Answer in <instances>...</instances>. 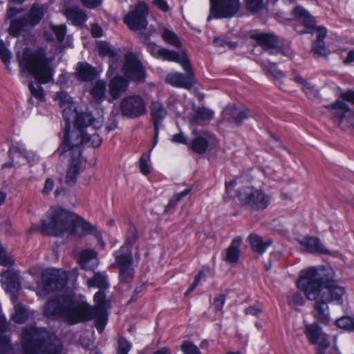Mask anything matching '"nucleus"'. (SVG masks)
<instances>
[{
    "label": "nucleus",
    "mask_w": 354,
    "mask_h": 354,
    "mask_svg": "<svg viewBox=\"0 0 354 354\" xmlns=\"http://www.w3.org/2000/svg\"><path fill=\"white\" fill-rule=\"evenodd\" d=\"M94 301L95 305L91 306L69 295H57L48 301L43 312L45 316L61 318L69 325L96 319L97 330L101 332L105 324L107 304L104 290H100L95 294Z\"/></svg>",
    "instance_id": "f257e3e1"
},
{
    "label": "nucleus",
    "mask_w": 354,
    "mask_h": 354,
    "mask_svg": "<svg viewBox=\"0 0 354 354\" xmlns=\"http://www.w3.org/2000/svg\"><path fill=\"white\" fill-rule=\"evenodd\" d=\"M297 285L309 300L315 301L320 297L326 302L342 304L344 288L335 281L326 279L324 270L310 268L301 271Z\"/></svg>",
    "instance_id": "f03ea898"
},
{
    "label": "nucleus",
    "mask_w": 354,
    "mask_h": 354,
    "mask_svg": "<svg viewBox=\"0 0 354 354\" xmlns=\"http://www.w3.org/2000/svg\"><path fill=\"white\" fill-rule=\"evenodd\" d=\"M78 229L85 234H94L97 239L102 236L94 225L85 221L77 214L63 208L54 209L47 219L42 220L40 232L44 235L61 236L65 233L77 234Z\"/></svg>",
    "instance_id": "7ed1b4c3"
},
{
    "label": "nucleus",
    "mask_w": 354,
    "mask_h": 354,
    "mask_svg": "<svg viewBox=\"0 0 354 354\" xmlns=\"http://www.w3.org/2000/svg\"><path fill=\"white\" fill-rule=\"evenodd\" d=\"M20 339L24 354H61L63 350L61 339L43 328L24 327Z\"/></svg>",
    "instance_id": "20e7f679"
},
{
    "label": "nucleus",
    "mask_w": 354,
    "mask_h": 354,
    "mask_svg": "<svg viewBox=\"0 0 354 354\" xmlns=\"http://www.w3.org/2000/svg\"><path fill=\"white\" fill-rule=\"evenodd\" d=\"M20 68L27 71L35 77L39 84H46L53 80V68L50 65L51 60L46 57L44 48L31 50H24L22 56L17 55Z\"/></svg>",
    "instance_id": "39448f33"
},
{
    "label": "nucleus",
    "mask_w": 354,
    "mask_h": 354,
    "mask_svg": "<svg viewBox=\"0 0 354 354\" xmlns=\"http://www.w3.org/2000/svg\"><path fill=\"white\" fill-rule=\"evenodd\" d=\"M292 14L297 21L295 30L299 35L317 33V39L313 43L311 51L318 57H326L328 50L324 41L327 30L323 26H317L314 17L301 6L295 7Z\"/></svg>",
    "instance_id": "423d86ee"
},
{
    "label": "nucleus",
    "mask_w": 354,
    "mask_h": 354,
    "mask_svg": "<svg viewBox=\"0 0 354 354\" xmlns=\"http://www.w3.org/2000/svg\"><path fill=\"white\" fill-rule=\"evenodd\" d=\"M102 142V138L94 131H73L69 138H65L59 149L61 153H65L71 151L77 156H81L80 147L82 145H87L93 148L98 147Z\"/></svg>",
    "instance_id": "0eeeda50"
},
{
    "label": "nucleus",
    "mask_w": 354,
    "mask_h": 354,
    "mask_svg": "<svg viewBox=\"0 0 354 354\" xmlns=\"http://www.w3.org/2000/svg\"><path fill=\"white\" fill-rule=\"evenodd\" d=\"M44 16V6L34 3L27 14L11 20L8 28L10 35L18 37L21 32L37 25Z\"/></svg>",
    "instance_id": "6e6552de"
},
{
    "label": "nucleus",
    "mask_w": 354,
    "mask_h": 354,
    "mask_svg": "<svg viewBox=\"0 0 354 354\" xmlns=\"http://www.w3.org/2000/svg\"><path fill=\"white\" fill-rule=\"evenodd\" d=\"M237 196L241 203L254 210L265 209L270 203L268 195L253 187L248 186L239 189Z\"/></svg>",
    "instance_id": "1a4fd4ad"
},
{
    "label": "nucleus",
    "mask_w": 354,
    "mask_h": 354,
    "mask_svg": "<svg viewBox=\"0 0 354 354\" xmlns=\"http://www.w3.org/2000/svg\"><path fill=\"white\" fill-rule=\"evenodd\" d=\"M179 56L180 60L174 62L182 66L187 75L180 73H169L166 76L165 80L171 85L190 89L194 84V72L185 53L180 52Z\"/></svg>",
    "instance_id": "9d476101"
},
{
    "label": "nucleus",
    "mask_w": 354,
    "mask_h": 354,
    "mask_svg": "<svg viewBox=\"0 0 354 354\" xmlns=\"http://www.w3.org/2000/svg\"><path fill=\"white\" fill-rule=\"evenodd\" d=\"M43 295L50 292L62 290L67 284V276L65 272L57 269H47L42 272Z\"/></svg>",
    "instance_id": "9b49d317"
},
{
    "label": "nucleus",
    "mask_w": 354,
    "mask_h": 354,
    "mask_svg": "<svg viewBox=\"0 0 354 354\" xmlns=\"http://www.w3.org/2000/svg\"><path fill=\"white\" fill-rule=\"evenodd\" d=\"M210 15L207 21L214 18H230L238 13L241 8L240 0H212Z\"/></svg>",
    "instance_id": "f8f14e48"
},
{
    "label": "nucleus",
    "mask_w": 354,
    "mask_h": 354,
    "mask_svg": "<svg viewBox=\"0 0 354 354\" xmlns=\"http://www.w3.org/2000/svg\"><path fill=\"white\" fill-rule=\"evenodd\" d=\"M122 72L125 78L137 82H143L146 77L144 66L139 59L132 53H127L124 55Z\"/></svg>",
    "instance_id": "ddd939ff"
},
{
    "label": "nucleus",
    "mask_w": 354,
    "mask_h": 354,
    "mask_svg": "<svg viewBox=\"0 0 354 354\" xmlns=\"http://www.w3.org/2000/svg\"><path fill=\"white\" fill-rule=\"evenodd\" d=\"M120 110L123 117L136 118L146 113L144 100L138 95L123 98L120 104Z\"/></svg>",
    "instance_id": "4468645a"
},
{
    "label": "nucleus",
    "mask_w": 354,
    "mask_h": 354,
    "mask_svg": "<svg viewBox=\"0 0 354 354\" xmlns=\"http://www.w3.org/2000/svg\"><path fill=\"white\" fill-rule=\"evenodd\" d=\"M149 15L148 6L145 3H139L137 6L124 18V23L131 30L137 31L147 28Z\"/></svg>",
    "instance_id": "2eb2a0df"
},
{
    "label": "nucleus",
    "mask_w": 354,
    "mask_h": 354,
    "mask_svg": "<svg viewBox=\"0 0 354 354\" xmlns=\"http://www.w3.org/2000/svg\"><path fill=\"white\" fill-rule=\"evenodd\" d=\"M115 266L118 269V279L120 283H130L135 277L133 255L113 253Z\"/></svg>",
    "instance_id": "dca6fc26"
},
{
    "label": "nucleus",
    "mask_w": 354,
    "mask_h": 354,
    "mask_svg": "<svg viewBox=\"0 0 354 354\" xmlns=\"http://www.w3.org/2000/svg\"><path fill=\"white\" fill-rule=\"evenodd\" d=\"M102 120L100 118L95 119L91 113L77 112L74 127L75 131H94L102 126Z\"/></svg>",
    "instance_id": "f3484780"
},
{
    "label": "nucleus",
    "mask_w": 354,
    "mask_h": 354,
    "mask_svg": "<svg viewBox=\"0 0 354 354\" xmlns=\"http://www.w3.org/2000/svg\"><path fill=\"white\" fill-rule=\"evenodd\" d=\"M1 275L4 289L11 295L12 302H16L18 299L17 293L21 288L19 273L12 270H7L2 272Z\"/></svg>",
    "instance_id": "a211bd4d"
},
{
    "label": "nucleus",
    "mask_w": 354,
    "mask_h": 354,
    "mask_svg": "<svg viewBox=\"0 0 354 354\" xmlns=\"http://www.w3.org/2000/svg\"><path fill=\"white\" fill-rule=\"evenodd\" d=\"M251 113L248 109H239L234 104H230L223 111V119L228 122L240 126L243 121L250 117Z\"/></svg>",
    "instance_id": "6ab92c4d"
},
{
    "label": "nucleus",
    "mask_w": 354,
    "mask_h": 354,
    "mask_svg": "<svg viewBox=\"0 0 354 354\" xmlns=\"http://www.w3.org/2000/svg\"><path fill=\"white\" fill-rule=\"evenodd\" d=\"M138 240V232L137 228L133 223H129L127 230L125 234L124 243L120 248V249L114 253L124 254V255H132V246Z\"/></svg>",
    "instance_id": "aec40b11"
},
{
    "label": "nucleus",
    "mask_w": 354,
    "mask_h": 354,
    "mask_svg": "<svg viewBox=\"0 0 354 354\" xmlns=\"http://www.w3.org/2000/svg\"><path fill=\"white\" fill-rule=\"evenodd\" d=\"M147 51L154 57L160 58L167 61H180V53L169 50L158 46L154 42L147 43Z\"/></svg>",
    "instance_id": "412c9836"
},
{
    "label": "nucleus",
    "mask_w": 354,
    "mask_h": 354,
    "mask_svg": "<svg viewBox=\"0 0 354 354\" xmlns=\"http://www.w3.org/2000/svg\"><path fill=\"white\" fill-rule=\"evenodd\" d=\"M129 86V81L122 75L113 77L108 85L109 94L112 100H117L126 92Z\"/></svg>",
    "instance_id": "4be33fe9"
},
{
    "label": "nucleus",
    "mask_w": 354,
    "mask_h": 354,
    "mask_svg": "<svg viewBox=\"0 0 354 354\" xmlns=\"http://www.w3.org/2000/svg\"><path fill=\"white\" fill-rule=\"evenodd\" d=\"M252 38L264 50H270V53H272V50L279 52V40L274 35L264 32L257 33L253 35Z\"/></svg>",
    "instance_id": "5701e85b"
},
{
    "label": "nucleus",
    "mask_w": 354,
    "mask_h": 354,
    "mask_svg": "<svg viewBox=\"0 0 354 354\" xmlns=\"http://www.w3.org/2000/svg\"><path fill=\"white\" fill-rule=\"evenodd\" d=\"M97 256V252L93 249L82 250L78 260L81 268L86 270H94L99 263Z\"/></svg>",
    "instance_id": "b1692460"
},
{
    "label": "nucleus",
    "mask_w": 354,
    "mask_h": 354,
    "mask_svg": "<svg viewBox=\"0 0 354 354\" xmlns=\"http://www.w3.org/2000/svg\"><path fill=\"white\" fill-rule=\"evenodd\" d=\"M299 244L310 253L328 254L329 251L324 248L318 238L314 236L304 237L299 240Z\"/></svg>",
    "instance_id": "393cba45"
},
{
    "label": "nucleus",
    "mask_w": 354,
    "mask_h": 354,
    "mask_svg": "<svg viewBox=\"0 0 354 354\" xmlns=\"http://www.w3.org/2000/svg\"><path fill=\"white\" fill-rule=\"evenodd\" d=\"M335 120H337L340 124L347 115L351 114L352 111L348 106L342 100H337L334 104L326 106Z\"/></svg>",
    "instance_id": "a878e982"
},
{
    "label": "nucleus",
    "mask_w": 354,
    "mask_h": 354,
    "mask_svg": "<svg viewBox=\"0 0 354 354\" xmlns=\"http://www.w3.org/2000/svg\"><path fill=\"white\" fill-rule=\"evenodd\" d=\"M67 152L69 153V156L72 159L66 173V183L68 185H74L77 181L80 171V156L74 155V153L71 152V151H68Z\"/></svg>",
    "instance_id": "bb28decb"
},
{
    "label": "nucleus",
    "mask_w": 354,
    "mask_h": 354,
    "mask_svg": "<svg viewBox=\"0 0 354 354\" xmlns=\"http://www.w3.org/2000/svg\"><path fill=\"white\" fill-rule=\"evenodd\" d=\"M97 75L95 68L87 63H78L76 68L75 77L81 82L92 81Z\"/></svg>",
    "instance_id": "cd10ccee"
},
{
    "label": "nucleus",
    "mask_w": 354,
    "mask_h": 354,
    "mask_svg": "<svg viewBox=\"0 0 354 354\" xmlns=\"http://www.w3.org/2000/svg\"><path fill=\"white\" fill-rule=\"evenodd\" d=\"M305 334L308 341L313 344H317L322 339H328V336L323 333L321 328L317 324L307 325L305 328Z\"/></svg>",
    "instance_id": "c85d7f7f"
},
{
    "label": "nucleus",
    "mask_w": 354,
    "mask_h": 354,
    "mask_svg": "<svg viewBox=\"0 0 354 354\" xmlns=\"http://www.w3.org/2000/svg\"><path fill=\"white\" fill-rule=\"evenodd\" d=\"M214 114V111L211 109L205 107L198 108L191 118V123L194 125L208 124L213 118Z\"/></svg>",
    "instance_id": "c756f323"
},
{
    "label": "nucleus",
    "mask_w": 354,
    "mask_h": 354,
    "mask_svg": "<svg viewBox=\"0 0 354 354\" xmlns=\"http://www.w3.org/2000/svg\"><path fill=\"white\" fill-rule=\"evenodd\" d=\"M319 300L316 301L314 304V316L315 317L323 324H328L329 322L328 306L324 299H322L319 297Z\"/></svg>",
    "instance_id": "7c9ffc66"
},
{
    "label": "nucleus",
    "mask_w": 354,
    "mask_h": 354,
    "mask_svg": "<svg viewBox=\"0 0 354 354\" xmlns=\"http://www.w3.org/2000/svg\"><path fill=\"white\" fill-rule=\"evenodd\" d=\"M242 239L240 237L234 239L230 245L226 250V254L224 257V260L229 263H236L240 257L239 247L241 243Z\"/></svg>",
    "instance_id": "2f4dec72"
},
{
    "label": "nucleus",
    "mask_w": 354,
    "mask_h": 354,
    "mask_svg": "<svg viewBox=\"0 0 354 354\" xmlns=\"http://www.w3.org/2000/svg\"><path fill=\"white\" fill-rule=\"evenodd\" d=\"M150 114L152 118L153 127L157 129L165 118L167 111L162 104L158 102H152L150 105Z\"/></svg>",
    "instance_id": "473e14b6"
},
{
    "label": "nucleus",
    "mask_w": 354,
    "mask_h": 354,
    "mask_svg": "<svg viewBox=\"0 0 354 354\" xmlns=\"http://www.w3.org/2000/svg\"><path fill=\"white\" fill-rule=\"evenodd\" d=\"M248 239L252 250L260 254H263L266 248L272 243L271 239L264 242L260 236L255 234H250Z\"/></svg>",
    "instance_id": "72a5a7b5"
},
{
    "label": "nucleus",
    "mask_w": 354,
    "mask_h": 354,
    "mask_svg": "<svg viewBox=\"0 0 354 354\" xmlns=\"http://www.w3.org/2000/svg\"><path fill=\"white\" fill-rule=\"evenodd\" d=\"M106 88V84L104 80H99L95 82L89 93L95 102L100 103L104 100Z\"/></svg>",
    "instance_id": "f704fd0d"
},
{
    "label": "nucleus",
    "mask_w": 354,
    "mask_h": 354,
    "mask_svg": "<svg viewBox=\"0 0 354 354\" xmlns=\"http://www.w3.org/2000/svg\"><path fill=\"white\" fill-rule=\"evenodd\" d=\"M64 14L67 19L71 20L75 25H80L86 21V15L77 7L66 8Z\"/></svg>",
    "instance_id": "c9c22d12"
},
{
    "label": "nucleus",
    "mask_w": 354,
    "mask_h": 354,
    "mask_svg": "<svg viewBox=\"0 0 354 354\" xmlns=\"http://www.w3.org/2000/svg\"><path fill=\"white\" fill-rule=\"evenodd\" d=\"M87 284L89 287H97L100 290L109 287L106 276L100 272H95L93 277L87 280Z\"/></svg>",
    "instance_id": "e433bc0d"
},
{
    "label": "nucleus",
    "mask_w": 354,
    "mask_h": 354,
    "mask_svg": "<svg viewBox=\"0 0 354 354\" xmlns=\"http://www.w3.org/2000/svg\"><path fill=\"white\" fill-rule=\"evenodd\" d=\"M209 146V142L206 138L203 136H197L190 144V149L195 153L202 154L204 153Z\"/></svg>",
    "instance_id": "4c0bfd02"
},
{
    "label": "nucleus",
    "mask_w": 354,
    "mask_h": 354,
    "mask_svg": "<svg viewBox=\"0 0 354 354\" xmlns=\"http://www.w3.org/2000/svg\"><path fill=\"white\" fill-rule=\"evenodd\" d=\"M62 115L65 120V126H64V139L69 138L71 136V133H69V130L71 129V120L73 118V115L75 112V109L73 106H66L63 108Z\"/></svg>",
    "instance_id": "58836bf2"
},
{
    "label": "nucleus",
    "mask_w": 354,
    "mask_h": 354,
    "mask_svg": "<svg viewBox=\"0 0 354 354\" xmlns=\"http://www.w3.org/2000/svg\"><path fill=\"white\" fill-rule=\"evenodd\" d=\"M99 55L102 57H108L111 59H117L118 54L111 45L106 41H100L97 44Z\"/></svg>",
    "instance_id": "ea45409f"
},
{
    "label": "nucleus",
    "mask_w": 354,
    "mask_h": 354,
    "mask_svg": "<svg viewBox=\"0 0 354 354\" xmlns=\"http://www.w3.org/2000/svg\"><path fill=\"white\" fill-rule=\"evenodd\" d=\"M28 313L27 310L20 304H17L15 306V313L12 315V319L16 324H23L28 318Z\"/></svg>",
    "instance_id": "a19ab883"
},
{
    "label": "nucleus",
    "mask_w": 354,
    "mask_h": 354,
    "mask_svg": "<svg viewBox=\"0 0 354 354\" xmlns=\"http://www.w3.org/2000/svg\"><path fill=\"white\" fill-rule=\"evenodd\" d=\"M162 39L167 44L176 48L181 47V41L178 35L173 31L164 28L162 33Z\"/></svg>",
    "instance_id": "79ce46f5"
},
{
    "label": "nucleus",
    "mask_w": 354,
    "mask_h": 354,
    "mask_svg": "<svg viewBox=\"0 0 354 354\" xmlns=\"http://www.w3.org/2000/svg\"><path fill=\"white\" fill-rule=\"evenodd\" d=\"M54 100L62 108L73 106V99L66 91L57 93Z\"/></svg>",
    "instance_id": "37998d69"
},
{
    "label": "nucleus",
    "mask_w": 354,
    "mask_h": 354,
    "mask_svg": "<svg viewBox=\"0 0 354 354\" xmlns=\"http://www.w3.org/2000/svg\"><path fill=\"white\" fill-rule=\"evenodd\" d=\"M262 66L267 75H270L275 79H281L283 77V73L277 68L274 63L269 62H263Z\"/></svg>",
    "instance_id": "c03bdc74"
},
{
    "label": "nucleus",
    "mask_w": 354,
    "mask_h": 354,
    "mask_svg": "<svg viewBox=\"0 0 354 354\" xmlns=\"http://www.w3.org/2000/svg\"><path fill=\"white\" fill-rule=\"evenodd\" d=\"M353 322L354 317L343 316L336 320L335 324L339 328L350 331L352 328Z\"/></svg>",
    "instance_id": "a18cd8bd"
},
{
    "label": "nucleus",
    "mask_w": 354,
    "mask_h": 354,
    "mask_svg": "<svg viewBox=\"0 0 354 354\" xmlns=\"http://www.w3.org/2000/svg\"><path fill=\"white\" fill-rule=\"evenodd\" d=\"M12 350L11 339L9 335L0 334V354H6Z\"/></svg>",
    "instance_id": "49530a36"
},
{
    "label": "nucleus",
    "mask_w": 354,
    "mask_h": 354,
    "mask_svg": "<svg viewBox=\"0 0 354 354\" xmlns=\"http://www.w3.org/2000/svg\"><path fill=\"white\" fill-rule=\"evenodd\" d=\"M245 7L252 13L257 12L263 7V0H245Z\"/></svg>",
    "instance_id": "de8ad7c7"
},
{
    "label": "nucleus",
    "mask_w": 354,
    "mask_h": 354,
    "mask_svg": "<svg viewBox=\"0 0 354 354\" xmlns=\"http://www.w3.org/2000/svg\"><path fill=\"white\" fill-rule=\"evenodd\" d=\"M50 28L53 33L55 35L56 38L59 42H62L64 41L66 33V26L64 24L61 25H52Z\"/></svg>",
    "instance_id": "09e8293b"
},
{
    "label": "nucleus",
    "mask_w": 354,
    "mask_h": 354,
    "mask_svg": "<svg viewBox=\"0 0 354 354\" xmlns=\"http://www.w3.org/2000/svg\"><path fill=\"white\" fill-rule=\"evenodd\" d=\"M131 348V344L125 338L120 337L117 347V354H128Z\"/></svg>",
    "instance_id": "8fccbe9b"
},
{
    "label": "nucleus",
    "mask_w": 354,
    "mask_h": 354,
    "mask_svg": "<svg viewBox=\"0 0 354 354\" xmlns=\"http://www.w3.org/2000/svg\"><path fill=\"white\" fill-rule=\"evenodd\" d=\"M10 53L6 48L5 44L0 39V59L2 62L6 66L8 69V64H10Z\"/></svg>",
    "instance_id": "3c124183"
},
{
    "label": "nucleus",
    "mask_w": 354,
    "mask_h": 354,
    "mask_svg": "<svg viewBox=\"0 0 354 354\" xmlns=\"http://www.w3.org/2000/svg\"><path fill=\"white\" fill-rule=\"evenodd\" d=\"M183 354H201L198 348L190 342H184L181 345Z\"/></svg>",
    "instance_id": "603ef678"
},
{
    "label": "nucleus",
    "mask_w": 354,
    "mask_h": 354,
    "mask_svg": "<svg viewBox=\"0 0 354 354\" xmlns=\"http://www.w3.org/2000/svg\"><path fill=\"white\" fill-rule=\"evenodd\" d=\"M149 156L143 153L139 159V168L140 172L147 176L150 173V167L148 165Z\"/></svg>",
    "instance_id": "864d4df0"
},
{
    "label": "nucleus",
    "mask_w": 354,
    "mask_h": 354,
    "mask_svg": "<svg viewBox=\"0 0 354 354\" xmlns=\"http://www.w3.org/2000/svg\"><path fill=\"white\" fill-rule=\"evenodd\" d=\"M226 295L220 294L214 299L213 306L216 311H222L223 306L225 304Z\"/></svg>",
    "instance_id": "5fc2aeb1"
},
{
    "label": "nucleus",
    "mask_w": 354,
    "mask_h": 354,
    "mask_svg": "<svg viewBox=\"0 0 354 354\" xmlns=\"http://www.w3.org/2000/svg\"><path fill=\"white\" fill-rule=\"evenodd\" d=\"M29 89L31 92V94L36 98L41 100L44 99L43 89L39 85H37V87H34L32 84L30 83L29 84Z\"/></svg>",
    "instance_id": "6e6d98bb"
},
{
    "label": "nucleus",
    "mask_w": 354,
    "mask_h": 354,
    "mask_svg": "<svg viewBox=\"0 0 354 354\" xmlns=\"http://www.w3.org/2000/svg\"><path fill=\"white\" fill-rule=\"evenodd\" d=\"M316 353L317 354H325V351L330 346V342L328 339H322V342H320L319 344H316Z\"/></svg>",
    "instance_id": "4d7b16f0"
},
{
    "label": "nucleus",
    "mask_w": 354,
    "mask_h": 354,
    "mask_svg": "<svg viewBox=\"0 0 354 354\" xmlns=\"http://www.w3.org/2000/svg\"><path fill=\"white\" fill-rule=\"evenodd\" d=\"M204 276V273L203 272H199L195 277L194 281L189 287V288L185 292V296L188 295L192 291H193L196 287L198 286V283L201 279L202 277Z\"/></svg>",
    "instance_id": "13d9d810"
},
{
    "label": "nucleus",
    "mask_w": 354,
    "mask_h": 354,
    "mask_svg": "<svg viewBox=\"0 0 354 354\" xmlns=\"http://www.w3.org/2000/svg\"><path fill=\"white\" fill-rule=\"evenodd\" d=\"M291 303L296 306L304 305V301L300 293H295L291 298Z\"/></svg>",
    "instance_id": "bf43d9fd"
},
{
    "label": "nucleus",
    "mask_w": 354,
    "mask_h": 354,
    "mask_svg": "<svg viewBox=\"0 0 354 354\" xmlns=\"http://www.w3.org/2000/svg\"><path fill=\"white\" fill-rule=\"evenodd\" d=\"M84 6L88 8H94L98 6L102 0H80Z\"/></svg>",
    "instance_id": "052dcab7"
},
{
    "label": "nucleus",
    "mask_w": 354,
    "mask_h": 354,
    "mask_svg": "<svg viewBox=\"0 0 354 354\" xmlns=\"http://www.w3.org/2000/svg\"><path fill=\"white\" fill-rule=\"evenodd\" d=\"M10 328V324L7 322L4 315L0 314V332H6Z\"/></svg>",
    "instance_id": "680f3d73"
},
{
    "label": "nucleus",
    "mask_w": 354,
    "mask_h": 354,
    "mask_svg": "<svg viewBox=\"0 0 354 354\" xmlns=\"http://www.w3.org/2000/svg\"><path fill=\"white\" fill-rule=\"evenodd\" d=\"M10 260L7 257L5 250L0 247V265L7 266L9 265Z\"/></svg>",
    "instance_id": "e2e57ef3"
},
{
    "label": "nucleus",
    "mask_w": 354,
    "mask_h": 354,
    "mask_svg": "<svg viewBox=\"0 0 354 354\" xmlns=\"http://www.w3.org/2000/svg\"><path fill=\"white\" fill-rule=\"evenodd\" d=\"M54 186V182L51 178H47L45 181L44 187L43 189V193L48 194L53 189Z\"/></svg>",
    "instance_id": "0e129e2a"
},
{
    "label": "nucleus",
    "mask_w": 354,
    "mask_h": 354,
    "mask_svg": "<svg viewBox=\"0 0 354 354\" xmlns=\"http://www.w3.org/2000/svg\"><path fill=\"white\" fill-rule=\"evenodd\" d=\"M153 3L163 12L169 10V6L165 0H153Z\"/></svg>",
    "instance_id": "69168bd1"
},
{
    "label": "nucleus",
    "mask_w": 354,
    "mask_h": 354,
    "mask_svg": "<svg viewBox=\"0 0 354 354\" xmlns=\"http://www.w3.org/2000/svg\"><path fill=\"white\" fill-rule=\"evenodd\" d=\"M171 140L174 142L187 145V138L181 133L174 135Z\"/></svg>",
    "instance_id": "338daca9"
},
{
    "label": "nucleus",
    "mask_w": 354,
    "mask_h": 354,
    "mask_svg": "<svg viewBox=\"0 0 354 354\" xmlns=\"http://www.w3.org/2000/svg\"><path fill=\"white\" fill-rule=\"evenodd\" d=\"M344 100L352 103L354 105V91H347L342 95Z\"/></svg>",
    "instance_id": "774afa93"
}]
</instances>
